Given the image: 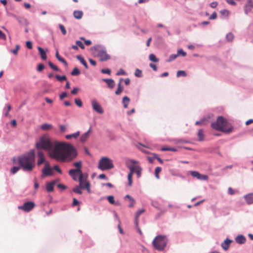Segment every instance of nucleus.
I'll return each instance as SVG.
<instances>
[{
	"mask_svg": "<svg viewBox=\"0 0 253 253\" xmlns=\"http://www.w3.org/2000/svg\"><path fill=\"white\" fill-rule=\"evenodd\" d=\"M36 147L39 150L48 151L49 156L59 162L69 163L77 156L75 148L71 144L56 141L52 142L46 136L40 138L36 143Z\"/></svg>",
	"mask_w": 253,
	"mask_h": 253,
	"instance_id": "1",
	"label": "nucleus"
},
{
	"mask_svg": "<svg viewBox=\"0 0 253 253\" xmlns=\"http://www.w3.org/2000/svg\"><path fill=\"white\" fill-rule=\"evenodd\" d=\"M18 162L24 171H32L35 166V151L31 150L27 154L20 156Z\"/></svg>",
	"mask_w": 253,
	"mask_h": 253,
	"instance_id": "2",
	"label": "nucleus"
},
{
	"mask_svg": "<svg viewBox=\"0 0 253 253\" xmlns=\"http://www.w3.org/2000/svg\"><path fill=\"white\" fill-rule=\"evenodd\" d=\"M211 126L216 130L223 132L230 133L232 131L233 127L222 116L217 118L216 121L211 124Z\"/></svg>",
	"mask_w": 253,
	"mask_h": 253,
	"instance_id": "3",
	"label": "nucleus"
},
{
	"mask_svg": "<svg viewBox=\"0 0 253 253\" xmlns=\"http://www.w3.org/2000/svg\"><path fill=\"white\" fill-rule=\"evenodd\" d=\"M167 243L168 240L166 236L161 235L157 236L152 242L154 248L159 251H164Z\"/></svg>",
	"mask_w": 253,
	"mask_h": 253,
	"instance_id": "4",
	"label": "nucleus"
},
{
	"mask_svg": "<svg viewBox=\"0 0 253 253\" xmlns=\"http://www.w3.org/2000/svg\"><path fill=\"white\" fill-rule=\"evenodd\" d=\"M90 49L97 52V55L102 61H106L110 58V56L107 53L106 48L103 45L97 44L91 47Z\"/></svg>",
	"mask_w": 253,
	"mask_h": 253,
	"instance_id": "5",
	"label": "nucleus"
},
{
	"mask_svg": "<svg viewBox=\"0 0 253 253\" xmlns=\"http://www.w3.org/2000/svg\"><path fill=\"white\" fill-rule=\"evenodd\" d=\"M113 168L112 160L108 157H102L99 161L98 168L102 170L110 169Z\"/></svg>",
	"mask_w": 253,
	"mask_h": 253,
	"instance_id": "6",
	"label": "nucleus"
},
{
	"mask_svg": "<svg viewBox=\"0 0 253 253\" xmlns=\"http://www.w3.org/2000/svg\"><path fill=\"white\" fill-rule=\"evenodd\" d=\"M138 162L137 161L128 159L126 161V164L127 167H131L133 169L134 173H135L137 177H140L141 174L142 169L138 165H135L137 164Z\"/></svg>",
	"mask_w": 253,
	"mask_h": 253,
	"instance_id": "7",
	"label": "nucleus"
},
{
	"mask_svg": "<svg viewBox=\"0 0 253 253\" xmlns=\"http://www.w3.org/2000/svg\"><path fill=\"white\" fill-rule=\"evenodd\" d=\"M87 177V175L82 174L80 177L79 178V181L80 182L79 185L82 189H85L88 193H90V184L88 181H86Z\"/></svg>",
	"mask_w": 253,
	"mask_h": 253,
	"instance_id": "8",
	"label": "nucleus"
},
{
	"mask_svg": "<svg viewBox=\"0 0 253 253\" xmlns=\"http://www.w3.org/2000/svg\"><path fill=\"white\" fill-rule=\"evenodd\" d=\"M35 206V204L33 202H27L24 204L18 207V209L26 212L31 211Z\"/></svg>",
	"mask_w": 253,
	"mask_h": 253,
	"instance_id": "9",
	"label": "nucleus"
},
{
	"mask_svg": "<svg viewBox=\"0 0 253 253\" xmlns=\"http://www.w3.org/2000/svg\"><path fill=\"white\" fill-rule=\"evenodd\" d=\"M91 105L93 110L98 113L102 114L104 113L103 108L96 100L94 99L91 101Z\"/></svg>",
	"mask_w": 253,
	"mask_h": 253,
	"instance_id": "10",
	"label": "nucleus"
},
{
	"mask_svg": "<svg viewBox=\"0 0 253 253\" xmlns=\"http://www.w3.org/2000/svg\"><path fill=\"white\" fill-rule=\"evenodd\" d=\"M69 174L75 181L78 180V176H79V178L81 175L83 174L82 170H80L79 169H70L69 171Z\"/></svg>",
	"mask_w": 253,
	"mask_h": 253,
	"instance_id": "11",
	"label": "nucleus"
},
{
	"mask_svg": "<svg viewBox=\"0 0 253 253\" xmlns=\"http://www.w3.org/2000/svg\"><path fill=\"white\" fill-rule=\"evenodd\" d=\"M190 173L193 177H196L197 179L200 180H206L208 179V175L201 174L196 171H192Z\"/></svg>",
	"mask_w": 253,
	"mask_h": 253,
	"instance_id": "12",
	"label": "nucleus"
},
{
	"mask_svg": "<svg viewBox=\"0 0 253 253\" xmlns=\"http://www.w3.org/2000/svg\"><path fill=\"white\" fill-rule=\"evenodd\" d=\"M42 173L44 176H50L53 174L52 169L48 164H45L44 168L42 169Z\"/></svg>",
	"mask_w": 253,
	"mask_h": 253,
	"instance_id": "13",
	"label": "nucleus"
},
{
	"mask_svg": "<svg viewBox=\"0 0 253 253\" xmlns=\"http://www.w3.org/2000/svg\"><path fill=\"white\" fill-rule=\"evenodd\" d=\"M91 128L90 127L87 132L84 133L81 136L80 140L82 143H84L87 141V140L88 139L89 137V133L91 132Z\"/></svg>",
	"mask_w": 253,
	"mask_h": 253,
	"instance_id": "14",
	"label": "nucleus"
},
{
	"mask_svg": "<svg viewBox=\"0 0 253 253\" xmlns=\"http://www.w3.org/2000/svg\"><path fill=\"white\" fill-rule=\"evenodd\" d=\"M38 165H41L44 162V156L43 152L41 150L38 151Z\"/></svg>",
	"mask_w": 253,
	"mask_h": 253,
	"instance_id": "15",
	"label": "nucleus"
},
{
	"mask_svg": "<svg viewBox=\"0 0 253 253\" xmlns=\"http://www.w3.org/2000/svg\"><path fill=\"white\" fill-rule=\"evenodd\" d=\"M145 211V210L143 209L138 210L136 212L135 215V219H134V223L137 226V223L138 222V219H139V216L141 214L144 213Z\"/></svg>",
	"mask_w": 253,
	"mask_h": 253,
	"instance_id": "16",
	"label": "nucleus"
},
{
	"mask_svg": "<svg viewBox=\"0 0 253 253\" xmlns=\"http://www.w3.org/2000/svg\"><path fill=\"white\" fill-rule=\"evenodd\" d=\"M130 170L129 173L128 174L127 178L128 180V185L131 186L132 183V175L134 173L133 169L131 167H127Z\"/></svg>",
	"mask_w": 253,
	"mask_h": 253,
	"instance_id": "17",
	"label": "nucleus"
},
{
	"mask_svg": "<svg viewBox=\"0 0 253 253\" xmlns=\"http://www.w3.org/2000/svg\"><path fill=\"white\" fill-rule=\"evenodd\" d=\"M55 184V182L52 181L50 182H47L46 185V189L47 192H52L54 189V186Z\"/></svg>",
	"mask_w": 253,
	"mask_h": 253,
	"instance_id": "18",
	"label": "nucleus"
},
{
	"mask_svg": "<svg viewBox=\"0 0 253 253\" xmlns=\"http://www.w3.org/2000/svg\"><path fill=\"white\" fill-rule=\"evenodd\" d=\"M236 242L239 244H242L246 242V239L243 235H238L235 239Z\"/></svg>",
	"mask_w": 253,
	"mask_h": 253,
	"instance_id": "19",
	"label": "nucleus"
},
{
	"mask_svg": "<svg viewBox=\"0 0 253 253\" xmlns=\"http://www.w3.org/2000/svg\"><path fill=\"white\" fill-rule=\"evenodd\" d=\"M125 199H127L130 202V204L128 205V207L130 208H132L134 207L135 204V200L133 199L131 196L129 195H126L125 197Z\"/></svg>",
	"mask_w": 253,
	"mask_h": 253,
	"instance_id": "20",
	"label": "nucleus"
},
{
	"mask_svg": "<svg viewBox=\"0 0 253 253\" xmlns=\"http://www.w3.org/2000/svg\"><path fill=\"white\" fill-rule=\"evenodd\" d=\"M38 50L39 51L40 54L41 55V58L42 60H45L47 58L46 54L44 50L41 47L39 46L38 47Z\"/></svg>",
	"mask_w": 253,
	"mask_h": 253,
	"instance_id": "21",
	"label": "nucleus"
},
{
	"mask_svg": "<svg viewBox=\"0 0 253 253\" xmlns=\"http://www.w3.org/2000/svg\"><path fill=\"white\" fill-rule=\"evenodd\" d=\"M74 17L77 19H80L82 18L83 12L81 10H75L73 12Z\"/></svg>",
	"mask_w": 253,
	"mask_h": 253,
	"instance_id": "22",
	"label": "nucleus"
},
{
	"mask_svg": "<svg viewBox=\"0 0 253 253\" xmlns=\"http://www.w3.org/2000/svg\"><path fill=\"white\" fill-rule=\"evenodd\" d=\"M231 241L228 239H226L223 243L221 244V247L225 251L227 250L229 248Z\"/></svg>",
	"mask_w": 253,
	"mask_h": 253,
	"instance_id": "23",
	"label": "nucleus"
},
{
	"mask_svg": "<svg viewBox=\"0 0 253 253\" xmlns=\"http://www.w3.org/2000/svg\"><path fill=\"white\" fill-rule=\"evenodd\" d=\"M245 199L248 204H253V193L246 195Z\"/></svg>",
	"mask_w": 253,
	"mask_h": 253,
	"instance_id": "24",
	"label": "nucleus"
},
{
	"mask_svg": "<svg viewBox=\"0 0 253 253\" xmlns=\"http://www.w3.org/2000/svg\"><path fill=\"white\" fill-rule=\"evenodd\" d=\"M80 135V132L79 131H78L75 133L71 134H68L65 136V138L67 139H70L72 138L76 139Z\"/></svg>",
	"mask_w": 253,
	"mask_h": 253,
	"instance_id": "25",
	"label": "nucleus"
},
{
	"mask_svg": "<svg viewBox=\"0 0 253 253\" xmlns=\"http://www.w3.org/2000/svg\"><path fill=\"white\" fill-rule=\"evenodd\" d=\"M56 58L61 62L63 63L66 66H67L68 64L64 58L60 56L58 53V51L56 50L55 53Z\"/></svg>",
	"mask_w": 253,
	"mask_h": 253,
	"instance_id": "26",
	"label": "nucleus"
},
{
	"mask_svg": "<svg viewBox=\"0 0 253 253\" xmlns=\"http://www.w3.org/2000/svg\"><path fill=\"white\" fill-rule=\"evenodd\" d=\"M53 126L51 124L44 123L41 125V128L42 130H49L52 129Z\"/></svg>",
	"mask_w": 253,
	"mask_h": 253,
	"instance_id": "27",
	"label": "nucleus"
},
{
	"mask_svg": "<svg viewBox=\"0 0 253 253\" xmlns=\"http://www.w3.org/2000/svg\"><path fill=\"white\" fill-rule=\"evenodd\" d=\"M77 58L81 62V63L84 66L85 68H88V65L85 60L81 55H77Z\"/></svg>",
	"mask_w": 253,
	"mask_h": 253,
	"instance_id": "28",
	"label": "nucleus"
},
{
	"mask_svg": "<svg viewBox=\"0 0 253 253\" xmlns=\"http://www.w3.org/2000/svg\"><path fill=\"white\" fill-rule=\"evenodd\" d=\"M107 198L110 204L115 205H120V203L119 202H115L114 198L113 196H108Z\"/></svg>",
	"mask_w": 253,
	"mask_h": 253,
	"instance_id": "29",
	"label": "nucleus"
},
{
	"mask_svg": "<svg viewBox=\"0 0 253 253\" xmlns=\"http://www.w3.org/2000/svg\"><path fill=\"white\" fill-rule=\"evenodd\" d=\"M198 136L199 141H202L204 140L205 135L203 129H201L199 130L198 132Z\"/></svg>",
	"mask_w": 253,
	"mask_h": 253,
	"instance_id": "30",
	"label": "nucleus"
},
{
	"mask_svg": "<svg viewBox=\"0 0 253 253\" xmlns=\"http://www.w3.org/2000/svg\"><path fill=\"white\" fill-rule=\"evenodd\" d=\"M187 76V74L186 73L185 71H183V70H180V71H178L177 72V74H176V77L177 78H180V77H186Z\"/></svg>",
	"mask_w": 253,
	"mask_h": 253,
	"instance_id": "31",
	"label": "nucleus"
},
{
	"mask_svg": "<svg viewBox=\"0 0 253 253\" xmlns=\"http://www.w3.org/2000/svg\"><path fill=\"white\" fill-rule=\"evenodd\" d=\"M107 84L108 86L110 88H113L115 85L114 80H104Z\"/></svg>",
	"mask_w": 253,
	"mask_h": 253,
	"instance_id": "32",
	"label": "nucleus"
},
{
	"mask_svg": "<svg viewBox=\"0 0 253 253\" xmlns=\"http://www.w3.org/2000/svg\"><path fill=\"white\" fill-rule=\"evenodd\" d=\"M252 8L253 7H250L245 4L244 6V10L245 14L247 15H248L249 13L252 11Z\"/></svg>",
	"mask_w": 253,
	"mask_h": 253,
	"instance_id": "33",
	"label": "nucleus"
},
{
	"mask_svg": "<svg viewBox=\"0 0 253 253\" xmlns=\"http://www.w3.org/2000/svg\"><path fill=\"white\" fill-rule=\"evenodd\" d=\"M73 165L76 168L75 169H79L80 170H82L81 168L82 163L81 161L75 162L73 163Z\"/></svg>",
	"mask_w": 253,
	"mask_h": 253,
	"instance_id": "34",
	"label": "nucleus"
},
{
	"mask_svg": "<svg viewBox=\"0 0 253 253\" xmlns=\"http://www.w3.org/2000/svg\"><path fill=\"white\" fill-rule=\"evenodd\" d=\"M134 75L136 78H140L142 77V71L139 70V69H136L135 70Z\"/></svg>",
	"mask_w": 253,
	"mask_h": 253,
	"instance_id": "35",
	"label": "nucleus"
},
{
	"mask_svg": "<svg viewBox=\"0 0 253 253\" xmlns=\"http://www.w3.org/2000/svg\"><path fill=\"white\" fill-rule=\"evenodd\" d=\"M81 189H82V188L79 185L77 186L76 187H74L73 189V192H74L76 193H77L79 194H82L83 192Z\"/></svg>",
	"mask_w": 253,
	"mask_h": 253,
	"instance_id": "36",
	"label": "nucleus"
},
{
	"mask_svg": "<svg viewBox=\"0 0 253 253\" xmlns=\"http://www.w3.org/2000/svg\"><path fill=\"white\" fill-rule=\"evenodd\" d=\"M121 82H120L118 84L117 89L115 91L116 95L120 94L123 90V87L121 86Z\"/></svg>",
	"mask_w": 253,
	"mask_h": 253,
	"instance_id": "37",
	"label": "nucleus"
},
{
	"mask_svg": "<svg viewBox=\"0 0 253 253\" xmlns=\"http://www.w3.org/2000/svg\"><path fill=\"white\" fill-rule=\"evenodd\" d=\"M129 102V99L127 96H125L123 99V102L124 104V107L125 108H127V105Z\"/></svg>",
	"mask_w": 253,
	"mask_h": 253,
	"instance_id": "38",
	"label": "nucleus"
},
{
	"mask_svg": "<svg viewBox=\"0 0 253 253\" xmlns=\"http://www.w3.org/2000/svg\"><path fill=\"white\" fill-rule=\"evenodd\" d=\"M149 58L150 60L154 62H157L159 61V59L156 57L155 55L153 53L149 55Z\"/></svg>",
	"mask_w": 253,
	"mask_h": 253,
	"instance_id": "39",
	"label": "nucleus"
},
{
	"mask_svg": "<svg viewBox=\"0 0 253 253\" xmlns=\"http://www.w3.org/2000/svg\"><path fill=\"white\" fill-rule=\"evenodd\" d=\"M161 151H170L176 152L177 151L176 149L172 147H163L161 148Z\"/></svg>",
	"mask_w": 253,
	"mask_h": 253,
	"instance_id": "40",
	"label": "nucleus"
},
{
	"mask_svg": "<svg viewBox=\"0 0 253 253\" xmlns=\"http://www.w3.org/2000/svg\"><path fill=\"white\" fill-rule=\"evenodd\" d=\"M234 37L232 33H229L226 36V39L228 42H231L233 40Z\"/></svg>",
	"mask_w": 253,
	"mask_h": 253,
	"instance_id": "41",
	"label": "nucleus"
},
{
	"mask_svg": "<svg viewBox=\"0 0 253 253\" xmlns=\"http://www.w3.org/2000/svg\"><path fill=\"white\" fill-rule=\"evenodd\" d=\"M161 170H162L161 168L159 167L156 168V169H155V176L157 179H159V174L161 171Z\"/></svg>",
	"mask_w": 253,
	"mask_h": 253,
	"instance_id": "42",
	"label": "nucleus"
},
{
	"mask_svg": "<svg viewBox=\"0 0 253 253\" xmlns=\"http://www.w3.org/2000/svg\"><path fill=\"white\" fill-rule=\"evenodd\" d=\"M80 74V71L79 70V69L76 67L72 71L71 74L72 75V76H78L79 75V74Z\"/></svg>",
	"mask_w": 253,
	"mask_h": 253,
	"instance_id": "43",
	"label": "nucleus"
},
{
	"mask_svg": "<svg viewBox=\"0 0 253 253\" xmlns=\"http://www.w3.org/2000/svg\"><path fill=\"white\" fill-rule=\"evenodd\" d=\"M177 56H178V54H171L169 56V58L167 60V61L168 62H171L172 60H174V59H175L177 58Z\"/></svg>",
	"mask_w": 253,
	"mask_h": 253,
	"instance_id": "44",
	"label": "nucleus"
},
{
	"mask_svg": "<svg viewBox=\"0 0 253 253\" xmlns=\"http://www.w3.org/2000/svg\"><path fill=\"white\" fill-rule=\"evenodd\" d=\"M20 48V45L18 44L16 45L15 48L10 50V52L13 53L14 55H17L18 51Z\"/></svg>",
	"mask_w": 253,
	"mask_h": 253,
	"instance_id": "45",
	"label": "nucleus"
},
{
	"mask_svg": "<svg viewBox=\"0 0 253 253\" xmlns=\"http://www.w3.org/2000/svg\"><path fill=\"white\" fill-rule=\"evenodd\" d=\"M116 75H118V76H120V75H125V76H126L127 75V74L126 72L125 71V70H124L123 69H120L117 73H116Z\"/></svg>",
	"mask_w": 253,
	"mask_h": 253,
	"instance_id": "46",
	"label": "nucleus"
},
{
	"mask_svg": "<svg viewBox=\"0 0 253 253\" xmlns=\"http://www.w3.org/2000/svg\"><path fill=\"white\" fill-rule=\"evenodd\" d=\"M48 63L50 67L53 70L58 71L59 70L58 68L56 65L53 64L51 61H49Z\"/></svg>",
	"mask_w": 253,
	"mask_h": 253,
	"instance_id": "47",
	"label": "nucleus"
},
{
	"mask_svg": "<svg viewBox=\"0 0 253 253\" xmlns=\"http://www.w3.org/2000/svg\"><path fill=\"white\" fill-rule=\"evenodd\" d=\"M220 13L223 16H228L229 14V10L227 9H222L220 11Z\"/></svg>",
	"mask_w": 253,
	"mask_h": 253,
	"instance_id": "48",
	"label": "nucleus"
},
{
	"mask_svg": "<svg viewBox=\"0 0 253 253\" xmlns=\"http://www.w3.org/2000/svg\"><path fill=\"white\" fill-rule=\"evenodd\" d=\"M75 102L76 104L78 106H79V107H81L82 106V105H83L82 101V100H81L80 99H79V98H76V99H75Z\"/></svg>",
	"mask_w": 253,
	"mask_h": 253,
	"instance_id": "49",
	"label": "nucleus"
},
{
	"mask_svg": "<svg viewBox=\"0 0 253 253\" xmlns=\"http://www.w3.org/2000/svg\"><path fill=\"white\" fill-rule=\"evenodd\" d=\"M59 27L60 29L61 30L62 34L64 35H65L67 33V31H66V30L64 26L62 24H59Z\"/></svg>",
	"mask_w": 253,
	"mask_h": 253,
	"instance_id": "50",
	"label": "nucleus"
},
{
	"mask_svg": "<svg viewBox=\"0 0 253 253\" xmlns=\"http://www.w3.org/2000/svg\"><path fill=\"white\" fill-rule=\"evenodd\" d=\"M76 43L77 44V45L78 46H79L82 49H84L85 48V46L84 45V44H83V43L80 41H77L76 42Z\"/></svg>",
	"mask_w": 253,
	"mask_h": 253,
	"instance_id": "51",
	"label": "nucleus"
},
{
	"mask_svg": "<svg viewBox=\"0 0 253 253\" xmlns=\"http://www.w3.org/2000/svg\"><path fill=\"white\" fill-rule=\"evenodd\" d=\"M178 56L181 55L182 56H185L186 55V52L184 51L182 49H179L177 50Z\"/></svg>",
	"mask_w": 253,
	"mask_h": 253,
	"instance_id": "52",
	"label": "nucleus"
},
{
	"mask_svg": "<svg viewBox=\"0 0 253 253\" xmlns=\"http://www.w3.org/2000/svg\"><path fill=\"white\" fill-rule=\"evenodd\" d=\"M20 169V167H14L11 169V172L12 174H15Z\"/></svg>",
	"mask_w": 253,
	"mask_h": 253,
	"instance_id": "53",
	"label": "nucleus"
},
{
	"mask_svg": "<svg viewBox=\"0 0 253 253\" xmlns=\"http://www.w3.org/2000/svg\"><path fill=\"white\" fill-rule=\"evenodd\" d=\"M44 68V65L43 64H42V63L39 64L38 66L37 70L39 72H41L43 70Z\"/></svg>",
	"mask_w": 253,
	"mask_h": 253,
	"instance_id": "54",
	"label": "nucleus"
},
{
	"mask_svg": "<svg viewBox=\"0 0 253 253\" xmlns=\"http://www.w3.org/2000/svg\"><path fill=\"white\" fill-rule=\"evenodd\" d=\"M26 45L28 49H32L33 47L32 42L31 41H27Z\"/></svg>",
	"mask_w": 253,
	"mask_h": 253,
	"instance_id": "55",
	"label": "nucleus"
},
{
	"mask_svg": "<svg viewBox=\"0 0 253 253\" xmlns=\"http://www.w3.org/2000/svg\"><path fill=\"white\" fill-rule=\"evenodd\" d=\"M217 17V14L215 12H213L211 15L210 16L209 19L213 20L216 19Z\"/></svg>",
	"mask_w": 253,
	"mask_h": 253,
	"instance_id": "56",
	"label": "nucleus"
},
{
	"mask_svg": "<svg viewBox=\"0 0 253 253\" xmlns=\"http://www.w3.org/2000/svg\"><path fill=\"white\" fill-rule=\"evenodd\" d=\"M101 72L103 74H110L111 73V70L108 68L103 69L101 70Z\"/></svg>",
	"mask_w": 253,
	"mask_h": 253,
	"instance_id": "57",
	"label": "nucleus"
},
{
	"mask_svg": "<svg viewBox=\"0 0 253 253\" xmlns=\"http://www.w3.org/2000/svg\"><path fill=\"white\" fill-rule=\"evenodd\" d=\"M53 169L56 170L58 173H59L60 174H61L62 173V170H61V169L59 168V166L58 165H55Z\"/></svg>",
	"mask_w": 253,
	"mask_h": 253,
	"instance_id": "58",
	"label": "nucleus"
},
{
	"mask_svg": "<svg viewBox=\"0 0 253 253\" xmlns=\"http://www.w3.org/2000/svg\"><path fill=\"white\" fill-rule=\"evenodd\" d=\"M195 124L196 125H201V126H202V125H205L206 124V123H205V120H201L200 121H197L196 123H195Z\"/></svg>",
	"mask_w": 253,
	"mask_h": 253,
	"instance_id": "59",
	"label": "nucleus"
},
{
	"mask_svg": "<svg viewBox=\"0 0 253 253\" xmlns=\"http://www.w3.org/2000/svg\"><path fill=\"white\" fill-rule=\"evenodd\" d=\"M6 15L8 16L13 17L16 18L17 19H18L19 18V17H17L15 14H14L12 13L9 12L8 11H7Z\"/></svg>",
	"mask_w": 253,
	"mask_h": 253,
	"instance_id": "60",
	"label": "nucleus"
},
{
	"mask_svg": "<svg viewBox=\"0 0 253 253\" xmlns=\"http://www.w3.org/2000/svg\"><path fill=\"white\" fill-rule=\"evenodd\" d=\"M245 5L253 7V2L252 0H247V3H246Z\"/></svg>",
	"mask_w": 253,
	"mask_h": 253,
	"instance_id": "61",
	"label": "nucleus"
},
{
	"mask_svg": "<svg viewBox=\"0 0 253 253\" xmlns=\"http://www.w3.org/2000/svg\"><path fill=\"white\" fill-rule=\"evenodd\" d=\"M226 1L227 3H228L229 4L232 5H236V2L234 1V0H226Z\"/></svg>",
	"mask_w": 253,
	"mask_h": 253,
	"instance_id": "62",
	"label": "nucleus"
},
{
	"mask_svg": "<svg viewBox=\"0 0 253 253\" xmlns=\"http://www.w3.org/2000/svg\"><path fill=\"white\" fill-rule=\"evenodd\" d=\"M59 128L62 132H64L66 131V127L64 125H60Z\"/></svg>",
	"mask_w": 253,
	"mask_h": 253,
	"instance_id": "63",
	"label": "nucleus"
},
{
	"mask_svg": "<svg viewBox=\"0 0 253 253\" xmlns=\"http://www.w3.org/2000/svg\"><path fill=\"white\" fill-rule=\"evenodd\" d=\"M218 3L216 1H213L210 4L211 8H214L217 6Z\"/></svg>",
	"mask_w": 253,
	"mask_h": 253,
	"instance_id": "64",
	"label": "nucleus"
}]
</instances>
